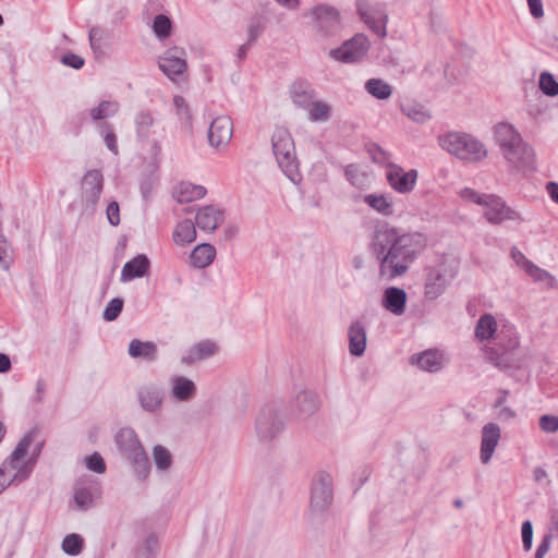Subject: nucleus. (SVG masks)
Instances as JSON below:
<instances>
[{"mask_svg": "<svg viewBox=\"0 0 558 558\" xmlns=\"http://www.w3.org/2000/svg\"><path fill=\"white\" fill-rule=\"evenodd\" d=\"M106 214L110 225L118 226L120 223V208L117 202L109 203Z\"/></svg>", "mask_w": 558, "mask_h": 558, "instance_id": "bf43d9fd", "label": "nucleus"}, {"mask_svg": "<svg viewBox=\"0 0 558 558\" xmlns=\"http://www.w3.org/2000/svg\"><path fill=\"white\" fill-rule=\"evenodd\" d=\"M290 97L294 105L306 109L315 98L314 89L305 82H296L292 85Z\"/></svg>", "mask_w": 558, "mask_h": 558, "instance_id": "c9c22d12", "label": "nucleus"}, {"mask_svg": "<svg viewBox=\"0 0 558 558\" xmlns=\"http://www.w3.org/2000/svg\"><path fill=\"white\" fill-rule=\"evenodd\" d=\"M459 195L465 202L483 206V215L489 223L499 225L505 220L513 218V211L511 208L507 207L505 202L497 195L481 194L470 187L462 189L459 192Z\"/></svg>", "mask_w": 558, "mask_h": 558, "instance_id": "423d86ee", "label": "nucleus"}, {"mask_svg": "<svg viewBox=\"0 0 558 558\" xmlns=\"http://www.w3.org/2000/svg\"><path fill=\"white\" fill-rule=\"evenodd\" d=\"M172 23L165 14H158L153 22V31L157 38L165 39L170 36Z\"/></svg>", "mask_w": 558, "mask_h": 558, "instance_id": "49530a36", "label": "nucleus"}, {"mask_svg": "<svg viewBox=\"0 0 558 558\" xmlns=\"http://www.w3.org/2000/svg\"><path fill=\"white\" fill-rule=\"evenodd\" d=\"M307 15L312 19L314 28L324 37L332 36L340 27L339 13L332 7L318 4Z\"/></svg>", "mask_w": 558, "mask_h": 558, "instance_id": "f8f14e48", "label": "nucleus"}, {"mask_svg": "<svg viewBox=\"0 0 558 558\" xmlns=\"http://www.w3.org/2000/svg\"><path fill=\"white\" fill-rule=\"evenodd\" d=\"M386 179L392 190L400 194H407L412 192L415 186L417 171L414 169L404 171L400 166L388 163Z\"/></svg>", "mask_w": 558, "mask_h": 558, "instance_id": "4468645a", "label": "nucleus"}, {"mask_svg": "<svg viewBox=\"0 0 558 558\" xmlns=\"http://www.w3.org/2000/svg\"><path fill=\"white\" fill-rule=\"evenodd\" d=\"M102 133H104V142L107 146V148L112 151L114 155L119 154V148L117 144V136L114 132L111 130V126L108 124L102 125Z\"/></svg>", "mask_w": 558, "mask_h": 558, "instance_id": "5fc2aeb1", "label": "nucleus"}, {"mask_svg": "<svg viewBox=\"0 0 558 558\" xmlns=\"http://www.w3.org/2000/svg\"><path fill=\"white\" fill-rule=\"evenodd\" d=\"M333 500L332 476L325 472H318L312 482L310 515L313 521H319L328 511Z\"/></svg>", "mask_w": 558, "mask_h": 558, "instance_id": "0eeeda50", "label": "nucleus"}, {"mask_svg": "<svg viewBox=\"0 0 558 558\" xmlns=\"http://www.w3.org/2000/svg\"><path fill=\"white\" fill-rule=\"evenodd\" d=\"M319 404V397L313 390H302L295 397V407L304 416L314 414L318 410Z\"/></svg>", "mask_w": 558, "mask_h": 558, "instance_id": "7c9ffc66", "label": "nucleus"}, {"mask_svg": "<svg viewBox=\"0 0 558 558\" xmlns=\"http://www.w3.org/2000/svg\"><path fill=\"white\" fill-rule=\"evenodd\" d=\"M104 178L99 170H89L82 180V197L87 207L94 208L102 191Z\"/></svg>", "mask_w": 558, "mask_h": 558, "instance_id": "f3484780", "label": "nucleus"}, {"mask_svg": "<svg viewBox=\"0 0 558 558\" xmlns=\"http://www.w3.org/2000/svg\"><path fill=\"white\" fill-rule=\"evenodd\" d=\"M151 457L155 468L159 473L168 472L173 464V457L171 452L161 445H156L153 448Z\"/></svg>", "mask_w": 558, "mask_h": 558, "instance_id": "ea45409f", "label": "nucleus"}, {"mask_svg": "<svg viewBox=\"0 0 558 558\" xmlns=\"http://www.w3.org/2000/svg\"><path fill=\"white\" fill-rule=\"evenodd\" d=\"M458 270L459 262L452 256H444L437 265L428 268L424 283L425 298L434 301L444 294Z\"/></svg>", "mask_w": 558, "mask_h": 558, "instance_id": "39448f33", "label": "nucleus"}, {"mask_svg": "<svg viewBox=\"0 0 558 558\" xmlns=\"http://www.w3.org/2000/svg\"><path fill=\"white\" fill-rule=\"evenodd\" d=\"M149 268V259L146 255L140 254L124 264L121 271V281L128 282L146 275Z\"/></svg>", "mask_w": 558, "mask_h": 558, "instance_id": "bb28decb", "label": "nucleus"}, {"mask_svg": "<svg viewBox=\"0 0 558 558\" xmlns=\"http://www.w3.org/2000/svg\"><path fill=\"white\" fill-rule=\"evenodd\" d=\"M284 428L283 414L275 407L262 409L256 418V434L259 440L269 441Z\"/></svg>", "mask_w": 558, "mask_h": 558, "instance_id": "9d476101", "label": "nucleus"}, {"mask_svg": "<svg viewBox=\"0 0 558 558\" xmlns=\"http://www.w3.org/2000/svg\"><path fill=\"white\" fill-rule=\"evenodd\" d=\"M344 175L351 185L360 190L367 189L372 183L371 174L356 163L348 165L344 169Z\"/></svg>", "mask_w": 558, "mask_h": 558, "instance_id": "f704fd0d", "label": "nucleus"}, {"mask_svg": "<svg viewBox=\"0 0 558 558\" xmlns=\"http://www.w3.org/2000/svg\"><path fill=\"white\" fill-rule=\"evenodd\" d=\"M223 221V213L214 205L199 207L195 215V225L204 232H214Z\"/></svg>", "mask_w": 558, "mask_h": 558, "instance_id": "6ab92c4d", "label": "nucleus"}, {"mask_svg": "<svg viewBox=\"0 0 558 558\" xmlns=\"http://www.w3.org/2000/svg\"><path fill=\"white\" fill-rule=\"evenodd\" d=\"M134 124L137 136L142 140H147L154 124V118L149 111L142 110L135 116Z\"/></svg>", "mask_w": 558, "mask_h": 558, "instance_id": "37998d69", "label": "nucleus"}, {"mask_svg": "<svg viewBox=\"0 0 558 558\" xmlns=\"http://www.w3.org/2000/svg\"><path fill=\"white\" fill-rule=\"evenodd\" d=\"M494 138L504 159L512 168L520 170L523 163V138L521 133L508 122L494 126Z\"/></svg>", "mask_w": 558, "mask_h": 558, "instance_id": "20e7f679", "label": "nucleus"}, {"mask_svg": "<svg viewBox=\"0 0 558 558\" xmlns=\"http://www.w3.org/2000/svg\"><path fill=\"white\" fill-rule=\"evenodd\" d=\"M498 331V325L492 314H484L480 317L475 326V337L480 341L492 339Z\"/></svg>", "mask_w": 558, "mask_h": 558, "instance_id": "e433bc0d", "label": "nucleus"}, {"mask_svg": "<svg viewBox=\"0 0 558 558\" xmlns=\"http://www.w3.org/2000/svg\"><path fill=\"white\" fill-rule=\"evenodd\" d=\"M504 345V351L498 353L496 350L490 349L486 352L487 357L496 365L504 368H510L512 364V351L519 347L518 337L513 336L512 326L504 325L497 333Z\"/></svg>", "mask_w": 558, "mask_h": 558, "instance_id": "ddd939ff", "label": "nucleus"}, {"mask_svg": "<svg viewBox=\"0 0 558 558\" xmlns=\"http://www.w3.org/2000/svg\"><path fill=\"white\" fill-rule=\"evenodd\" d=\"M368 155L373 162L378 165H385L388 168V163L390 162V155L384 150L377 144H371L367 148Z\"/></svg>", "mask_w": 558, "mask_h": 558, "instance_id": "3c124183", "label": "nucleus"}, {"mask_svg": "<svg viewBox=\"0 0 558 558\" xmlns=\"http://www.w3.org/2000/svg\"><path fill=\"white\" fill-rule=\"evenodd\" d=\"M137 399L143 410L157 412L162 404V390L155 385H143L137 390Z\"/></svg>", "mask_w": 558, "mask_h": 558, "instance_id": "5701e85b", "label": "nucleus"}, {"mask_svg": "<svg viewBox=\"0 0 558 558\" xmlns=\"http://www.w3.org/2000/svg\"><path fill=\"white\" fill-rule=\"evenodd\" d=\"M439 146L448 154L461 161L481 163L488 156V150L483 142L464 132H448L438 137Z\"/></svg>", "mask_w": 558, "mask_h": 558, "instance_id": "f03ea898", "label": "nucleus"}, {"mask_svg": "<svg viewBox=\"0 0 558 558\" xmlns=\"http://www.w3.org/2000/svg\"><path fill=\"white\" fill-rule=\"evenodd\" d=\"M86 466L90 471L98 473V474H101L106 471L105 461H104L102 457L97 452H95L92 456H89L88 458H86Z\"/></svg>", "mask_w": 558, "mask_h": 558, "instance_id": "6e6d98bb", "label": "nucleus"}, {"mask_svg": "<svg viewBox=\"0 0 558 558\" xmlns=\"http://www.w3.org/2000/svg\"><path fill=\"white\" fill-rule=\"evenodd\" d=\"M263 29H264L263 25L259 23L251 24L247 29V35H248L247 43L252 45L260 36V34L263 33Z\"/></svg>", "mask_w": 558, "mask_h": 558, "instance_id": "69168bd1", "label": "nucleus"}, {"mask_svg": "<svg viewBox=\"0 0 558 558\" xmlns=\"http://www.w3.org/2000/svg\"><path fill=\"white\" fill-rule=\"evenodd\" d=\"M530 13L535 19H541L544 16V9L542 0H526Z\"/></svg>", "mask_w": 558, "mask_h": 558, "instance_id": "680f3d73", "label": "nucleus"}, {"mask_svg": "<svg viewBox=\"0 0 558 558\" xmlns=\"http://www.w3.org/2000/svg\"><path fill=\"white\" fill-rule=\"evenodd\" d=\"M444 355L438 350H425L421 353L413 354L410 363L417 366L421 371L428 373L439 372L444 367Z\"/></svg>", "mask_w": 558, "mask_h": 558, "instance_id": "4be33fe9", "label": "nucleus"}, {"mask_svg": "<svg viewBox=\"0 0 558 558\" xmlns=\"http://www.w3.org/2000/svg\"><path fill=\"white\" fill-rule=\"evenodd\" d=\"M363 201L372 209L383 216H391L395 213L392 197L388 194H367L364 196Z\"/></svg>", "mask_w": 558, "mask_h": 558, "instance_id": "2f4dec72", "label": "nucleus"}, {"mask_svg": "<svg viewBox=\"0 0 558 558\" xmlns=\"http://www.w3.org/2000/svg\"><path fill=\"white\" fill-rule=\"evenodd\" d=\"M173 105L175 108V113L179 120L182 122L184 128L187 130L192 129V114L190 111V107L185 99L182 96H174Z\"/></svg>", "mask_w": 558, "mask_h": 558, "instance_id": "a18cd8bd", "label": "nucleus"}, {"mask_svg": "<svg viewBox=\"0 0 558 558\" xmlns=\"http://www.w3.org/2000/svg\"><path fill=\"white\" fill-rule=\"evenodd\" d=\"M34 437L35 433L33 432L25 434L17 442L9 459L2 464L19 483L25 481L33 470L34 460H25L24 458L27 454Z\"/></svg>", "mask_w": 558, "mask_h": 558, "instance_id": "6e6552de", "label": "nucleus"}, {"mask_svg": "<svg viewBox=\"0 0 558 558\" xmlns=\"http://www.w3.org/2000/svg\"><path fill=\"white\" fill-rule=\"evenodd\" d=\"M61 62L64 65L73 68L75 70H78L84 65V59L78 54L72 52L62 56Z\"/></svg>", "mask_w": 558, "mask_h": 558, "instance_id": "13d9d810", "label": "nucleus"}, {"mask_svg": "<svg viewBox=\"0 0 558 558\" xmlns=\"http://www.w3.org/2000/svg\"><path fill=\"white\" fill-rule=\"evenodd\" d=\"M13 482H16L11 473L8 472V470L1 465L0 466V494Z\"/></svg>", "mask_w": 558, "mask_h": 558, "instance_id": "e2e57ef3", "label": "nucleus"}, {"mask_svg": "<svg viewBox=\"0 0 558 558\" xmlns=\"http://www.w3.org/2000/svg\"><path fill=\"white\" fill-rule=\"evenodd\" d=\"M539 427L545 433H555L558 430V416L545 414L539 418Z\"/></svg>", "mask_w": 558, "mask_h": 558, "instance_id": "4d7b16f0", "label": "nucleus"}, {"mask_svg": "<svg viewBox=\"0 0 558 558\" xmlns=\"http://www.w3.org/2000/svg\"><path fill=\"white\" fill-rule=\"evenodd\" d=\"M401 111L410 120L420 124L427 122L432 118L430 112L423 105L416 102L402 105Z\"/></svg>", "mask_w": 558, "mask_h": 558, "instance_id": "79ce46f5", "label": "nucleus"}, {"mask_svg": "<svg viewBox=\"0 0 558 558\" xmlns=\"http://www.w3.org/2000/svg\"><path fill=\"white\" fill-rule=\"evenodd\" d=\"M169 383L170 396L175 401L189 402L196 396V384L183 375L171 376Z\"/></svg>", "mask_w": 558, "mask_h": 558, "instance_id": "aec40b11", "label": "nucleus"}, {"mask_svg": "<svg viewBox=\"0 0 558 558\" xmlns=\"http://www.w3.org/2000/svg\"><path fill=\"white\" fill-rule=\"evenodd\" d=\"M216 352L217 345L215 342L203 340L191 345L182 355L181 362L186 365H192L215 355Z\"/></svg>", "mask_w": 558, "mask_h": 558, "instance_id": "b1692460", "label": "nucleus"}, {"mask_svg": "<svg viewBox=\"0 0 558 558\" xmlns=\"http://www.w3.org/2000/svg\"><path fill=\"white\" fill-rule=\"evenodd\" d=\"M539 88L546 96L555 97L558 95V82L549 72H543L541 74Z\"/></svg>", "mask_w": 558, "mask_h": 558, "instance_id": "09e8293b", "label": "nucleus"}, {"mask_svg": "<svg viewBox=\"0 0 558 558\" xmlns=\"http://www.w3.org/2000/svg\"><path fill=\"white\" fill-rule=\"evenodd\" d=\"M525 275L544 289L558 288L557 279L547 270L525 258Z\"/></svg>", "mask_w": 558, "mask_h": 558, "instance_id": "c756f323", "label": "nucleus"}, {"mask_svg": "<svg viewBox=\"0 0 558 558\" xmlns=\"http://www.w3.org/2000/svg\"><path fill=\"white\" fill-rule=\"evenodd\" d=\"M216 257V248L208 243L196 245L190 254V265L197 269L208 267Z\"/></svg>", "mask_w": 558, "mask_h": 558, "instance_id": "cd10ccee", "label": "nucleus"}, {"mask_svg": "<svg viewBox=\"0 0 558 558\" xmlns=\"http://www.w3.org/2000/svg\"><path fill=\"white\" fill-rule=\"evenodd\" d=\"M306 110L307 118L312 122H326L332 113V107L323 100H313Z\"/></svg>", "mask_w": 558, "mask_h": 558, "instance_id": "58836bf2", "label": "nucleus"}, {"mask_svg": "<svg viewBox=\"0 0 558 558\" xmlns=\"http://www.w3.org/2000/svg\"><path fill=\"white\" fill-rule=\"evenodd\" d=\"M551 539H553V535L550 533H546L544 535L541 544L538 545V547L536 549L535 558H544L545 557V555L547 554V551L550 547Z\"/></svg>", "mask_w": 558, "mask_h": 558, "instance_id": "052dcab7", "label": "nucleus"}, {"mask_svg": "<svg viewBox=\"0 0 558 558\" xmlns=\"http://www.w3.org/2000/svg\"><path fill=\"white\" fill-rule=\"evenodd\" d=\"M74 501L81 510H87L93 506V496L88 488L77 486L74 489Z\"/></svg>", "mask_w": 558, "mask_h": 558, "instance_id": "8fccbe9b", "label": "nucleus"}, {"mask_svg": "<svg viewBox=\"0 0 558 558\" xmlns=\"http://www.w3.org/2000/svg\"><path fill=\"white\" fill-rule=\"evenodd\" d=\"M207 191L203 185H196L191 182H180L173 187L172 196L180 203H190L203 198Z\"/></svg>", "mask_w": 558, "mask_h": 558, "instance_id": "a878e982", "label": "nucleus"}, {"mask_svg": "<svg viewBox=\"0 0 558 558\" xmlns=\"http://www.w3.org/2000/svg\"><path fill=\"white\" fill-rule=\"evenodd\" d=\"M500 437V428L496 423H487L483 426L480 450V459L483 464H487L492 460Z\"/></svg>", "mask_w": 558, "mask_h": 558, "instance_id": "a211bd4d", "label": "nucleus"}, {"mask_svg": "<svg viewBox=\"0 0 558 558\" xmlns=\"http://www.w3.org/2000/svg\"><path fill=\"white\" fill-rule=\"evenodd\" d=\"M173 242L180 246H186L195 241V223L191 219H184L175 226L172 233Z\"/></svg>", "mask_w": 558, "mask_h": 558, "instance_id": "473e14b6", "label": "nucleus"}, {"mask_svg": "<svg viewBox=\"0 0 558 558\" xmlns=\"http://www.w3.org/2000/svg\"><path fill=\"white\" fill-rule=\"evenodd\" d=\"M533 480L536 484L542 486H547L550 483V481L547 478V472L541 466L534 469Z\"/></svg>", "mask_w": 558, "mask_h": 558, "instance_id": "0e129e2a", "label": "nucleus"}, {"mask_svg": "<svg viewBox=\"0 0 558 558\" xmlns=\"http://www.w3.org/2000/svg\"><path fill=\"white\" fill-rule=\"evenodd\" d=\"M186 54L182 48L172 47L159 57V69L170 80H174V75L182 74L186 70Z\"/></svg>", "mask_w": 558, "mask_h": 558, "instance_id": "2eb2a0df", "label": "nucleus"}, {"mask_svg": "<svg viewBox=\"0 0 558 558\" xmlns=\"http://www.w3.org/2000/svg\"><path fill=\"white\" fill-rule=\"evenodd\" d=\"M12 250L11 245L3 234H0V265L4 270H8L12 264Z\"/></svg>", "mask_w": 558, "mask_h": 558, "instance_id": "864d4df0", "label": "nucleus"}, {"mask_svg": "<svg viewBox=\"0 0 558 558\" xmlns=\"http://www.w3.org/2000/svg\"><path fill=\"white\" fill-rule=\"evenodd\" d=\"M128 352L134 359H144L153 362L157 357V345L151 341L133 339L129 343Z\"/></svg>", "mask_w": 558, "mask_h": 558, "instance_id": "72a5a7b5", "label": "nucleus"}, {"mask_svg": "<svg viewBox=\"0 0 558 558\" xmlns=\"http://www.w3.org/2000/svg\"><path fill=\"white\" fill-rule=\"evenodd\" d=\"M371 44L364 34H356L352 38L345 40L340 47L331 49L329 57L342 63H356L362 61L368 50Z\"/></svg>", "mask_w": 558, "mask_h": 558, "instance_id": "1a4fd4ad", "label": "nucleus"}, {"mask_svg": "<svg viewBox=\"0 0 558 558\" xmlns=\"http://www.w3.org/2000/svg\"><path fill=\"white\" fill-rule=\"evenodd\" d=\"M349 352L351 355L361 356L366 349L367 336L364 324L361 320L351 323L348 329Z\"/></svg>", "mask_w": 558, "mask_h": 558, "instance_id": "393cba45", "label": "nucleus"}, {"mask_svg": "<svg viewBox=\"0 0 558 558\" xmlns=\"http://www.w3.org/2000/svg\"><path fill=\"white\" fill-rule=\"evenodd\" d=\"M427 246V238L421 232H400L384 226L374 233L371 254L378 263L383 279L393 280L404 276L411 264Z\"/></svg>", "mask_w": 558, "mask_h": 558, "instance_id": "f257e3e1", "label": "nucleus"}, {"mask_svg": "<svg viewBox=\"0 0 558 558\" xmlns=\"http://www.w3.org/2000/svg\"><path fill=\"white\" fill-rule=\"evenodd\" d=\"M101 37H102V29L99 26H93L89 29V43H90L92 48L99 46L98 44L101 40Z\"/></svg>", "mask_w": 558, "mask_h": 558, "instance_id": "338daca9", "label": "nucleus"}, {"mask_svg": "<svg viewBox=\"0 0 558 558\" xmlns=\"http://www.w3.org/2000/svg\"><path fill=\"white\" fill-rule=\"evenodd\" d=\"M366 92L376 99L386 100L392 95V87L380 78H369L365 83Z\"/></svg>", "mask_w": 558, "mask_h": 558, "instance_id": "a19ab883", "label": "nucleus"}, {"mask_svg": "<svg viewBox=\"0 0 558 558\" xmlns=\"http://www.w3.org/2000/svg\"><path fill=\"white\" fill-rule=\"evenodd\" d=\"M356 8L364 23L379 37L386 36L387 13L384 4L356 0Z\"/></svg>", "mask_w": 558, "mask_h": 558, "instance_id": "9b49d317", "label": "nucleus"}, {"mask_svg": "<svg viewBox=\"0 0 558 558\" xmlns=\"http://www.w3.org/2000/svg\"><path fill=\"white\" fill-rule=\"evenodd\" d=\"M116 444L122 454L131 462L138 481H145L150 474L148 457L134 429L121 428L116 435Z\"/></svg>", "mask_w": 558, "mask_h": 558, "instance_id": "7ed1b4c3", "label": "nucleus"}, {"mask_svg": "<svg viewBox=\"0 0 558 558\" xmlns=\"http://www.w3.org/2000/svg\"><path fill=\"white\" fill-rule=\"evenodd\" d=\"M545 190L549 195L550 199L558 204V182L549 181L545 185Z\"/></svg>", "mask_w": 558, "mask_h": 558, "instance_id": "774afa93", "label": "nucleus"}, {"mask_svg": "<svg viewBox=\"0 0 558 558\" xmlns=\"http://www.w3.org/2000/svg\"><path fill=\"white\" fill-rule=\"evenodd\" d=\"M407 292L398 287H389L381 298L383 307L396 316L404 314L407 308Z\"/></svg>", "mask_w": 558, "mask_h": 558, "instance_id": "412c9836", "label": "nucleus"}, {"mask_svg": "<svg viewBox=\"0 0 558 558\" xmlns=\"http://www.w3.org/2000/svg\"><path fill=\"white\" fill-rule=\"evenodd\" d=\"M84 545V539L81 535L72 533L68 534L62 542V549L65 554L71 556L78 555Z\"/></svg>", "mask_w": 558, "mask_h": 558, "instance_id": "de8ad7c7", "label": "nucleus"}, {"mask_svg": "<svg viewBox=\"0 0 558 558\" xmlns=\"http://www.w3.org/2000/svg\"><path fill=\"white\" fill-rule=\"evenodd\" d=\"M120 106L117 101L104 100L97 107L90 110V117L93 120H102L108 117L114 116Z\"/></svg>", "mask_w": 558, "mask_h": 558, "instance_id": "c03bdc74", "label": "nucleus"}, {"mask_svg": "<svg viewBox=\"0 0 558 558\" xmlns=\"http://www.w3.org/2000/svg\"><path fill=\"white\" fill-rule=\"evenodd\" d=\"M272 150L276 157H280L284 151L293 149L294 142L290 133L286 129H277L272 134Z\"/></svg>", "mask_w": 558, "mask_h": 558, "instance_id": "4c0bfd02", "label": "nucleus"}, {"mask_svg": "<svg viewBox=\"0 0 558 558\" xmlns=\"http://www.w3.org/2000/svg\"><path fill=\"white\" fill-rule=\"evenodd\" d=\"M279 168L282 170L284 175L293 183L301 181V173L299 170V161L295 155V147L284 151L277 159Z\"/></svg>", "mask_w": 558, "mask_h": 558, "instance_id": "c85d7f7f", "label": "nucleus"}, {"mask_svg": "<svg viewBox=\"0 0 558 558\" xmlns=\"http://www.w3.org/2000/svg\"><path fill=\"white\" fill-rule=\"evenodd\" d=\"M233 134V122L228 116L215 118L208 129V142L215 148L227 146Z\"/></svg>", "mask_w": 558, "mask_h": 558, "instance_id": "dca6fc26", "label": "nucleus"}, {"mask_svg": "<svg viewBox=\"0 0 558 558\" xmlns=\"http://www.w3.org/2000/svg\"><path fill=\"white\" fill-rule=\"evenodd\" d=\"M123 308V300L120 298L112 299L106 306L102 313V318L106 322L114 320Z\"/></svg>", "mask_w": 558, "mask_h": 558, "instance_id": "603ef678", "label": "nucleus"}]
</instances>
